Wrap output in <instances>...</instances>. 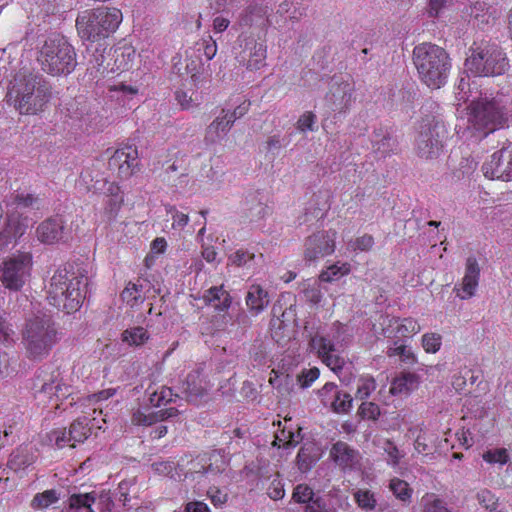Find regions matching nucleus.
Segmentation results:
<instances>
[{
    "mask_svg": "<svg viewBox=\"0 0 512 512\" xmlns=\"http://www.w3.org/2000/svg\"><path fill=\"white\" fill-rule=\"evenodd\" d=\"M6 97L20 114L36 115L50 101L51 86L41 75L19 71L10 81Z\"/></svg>",
    "mask_w": 512,
    "mask_h": 512,
    "instance_id": "nucleus-1",
    "label": "nucleus"
},
{
    "mask_svg": "<svg viewBox=\"0 0 512 512\" xmlns=\"http://www.w3.org/2000/svg\"><path fill=\"white\" fill-rule=\"evenodd\" d=\"M88 285L87 270L71 264L59 268L50 279L47 299L54 307L68 314L76 312L85 298L84 289Z\"/></svg>",
    "mask_w": 512,
    "mask_h": 512,
    "instance_id": "nucleus-2",
    "label": "nucleus"
},
{
    "mask_svg": "<svg viewBox=\"0 0 512 512\" xmlns=\"http://www.w3.org/2000/svg\"><path fill=\"white\" fill-rule=\"evenodd\" d=\"M60 334L51 316L35 315L26 319L21 330V344L27 359H46L59 342Z\"/></svg>",
    "mask_w": 512,
    "mask_h": 512,
    "instance_id": "nucleus-3",
    "label": "nucleus"
},
{
    "mask_svg": "<svg viewBox=\"0 0 512 512\" xmlns=\"http://www.w3.org/2000/svg\"><path fill=\"white\" fill-rule=\"evenodd\" d=\"M413 61L419 77L429 88L439 89L445 85L451 60L442 47L432 43H422L413 50Z\"/></svg>",
    "mask_w": 512,
    "mask_h": 512,
    "instance_id": "nucleus-4",
    "label": "nucleus"
},
{
    "mask_svg": "<svg viewBox=\"0 0 512 512\" xmlns=\"http://www.w3.org/2000/svg\"><path fill=\"white\" fill-rule=\"evenodd\" d=\"M509 67L505 53L490 41H475L469 48L465 68L474 76L488 77L502 75Z\"/></svg>",
    "mask_w": 512,
    "mask_h": 512,
    "instance_id": "nucleus-5",
    "label": "nucleus"
},
{
    "mask_svg": "<svg viewBox=\"0 0 512 512\" xmlns=\"http://www.w3.org/2000/svg\"><path fill=\"white\" fill-rule=\"evenodd\" d=\"M37 60L42 70L53 76L70 74L77 65L74 47L59 34H53L44 41Z\"/></svg>",
    "mask_w": 512,
    "mask_h": 512,
    "instance_id": "nucleus-6",
    "label": "nucleus"
},
{
    "mask_svg": "<svg viewBox=\"0 0 512 512\" xmlns=\"http://www.w3.org/2000/svg\"><path fill=\"white\" fill-rule=\"evenodd\" d=\"M507 112L496 99H480L473 102L469 116L471 127L480 133V137H486L507 122Z\"/></svg>",
    "mask_w": 512,
    "mask_h": 512,
    "instance_id": "nucleus-7",
    "label": "nucleus"
},
{
    "mask_svg": "<svg viewBox=\"0 0 512 512\" xmlns=\"http://www.w3.org/2000/svg\"><path fill=\"white\" fill-rule=\"evenodd\" d=\"M446 134L445 126L439 121L434 118L424 120L416 139L418 156L424 159L438 158L443 151Z\"/></svg>",
    "mask_w": 512,
    "mask_h": 512,
    "instance_id": "nucleus-8",
    "label": "nucleus"
},
{
    "mask_svg": "<svg viewBox=\"0 0 512 512\" xmlns=\"http://www.w3.org/2000/svg\"><path fill=\"white\" fill-rule=\"evenodd\" d=\"M32 268V256L27 252H19L5 259L0 264V281L12 291H19L28 278Z\"/></svg>",
    "mask_w": 512,
    "mask_h": 512,
    "instance_id": "nucleus-9",
    "label": "nucleus"
},
{
    "mask_svg": "<svg viewBox=\"0 0 512 512\" xmlns=\"http://www.w3.org/2000/svg\"><path fill=\"white\" fill-rule=\"evenodd\" d=\"M336 236L337 232L332 229L320 230L308 236L304 241V260L312 263L334 253Z\"/></svg>",
    "mask_w": 512,
    "mask_h": 512,
    "instance_id": "nucleus-10",
    "label": "nucleus"
},
{
    "mask_svg": "<svg viewBox=\"0 0 512 512\" xmlns=\"http://www.w3.org/2000/svg\"><path fill=\"white\" fill-rule=\"evenodd\" d=\"M92 431L91 419L87 416L78 417L66 429H56L51 431L50 440L55 441L58 448L66 445L74 448L76 443H83L89 438Z\"/></svg>",
    "mask_w": 512,
    "mask_h": 512,
    "instance_id": "nucleus-11",
    "label": "nucleus"
},
{
    "mask_svg": "<svg viewBox=\"0 0 512 512\" xmlns=\"http://www.w3.org/2000/svg\"><path fill=\"white\" fill-rule=\"evenodd\" d=\"M136 146L125 145L117 149L108 161L109 169L116 172L120 179H128L140 170Z\"/></svg>",
    "mask_w": 512,
    "mask_h": 512,
    "instance_id": "nucleus-12",
    "label": "nucleus"
},
{
    "mask_svg": "<svg viewBox=\"0 0 512 512\" xmlns=\"http://www.w3.org/2000/svg\"><path fill=\"white\" fill-rule=\"evenodd\" d=\"M380 325L382 326V334L384 337L392 341H403L404 338L412 337L421 329L418 322L413 318L390 317L388 315L381 316Z\"/></svg>",
    "mask_w": 512,
    "mask_h": 512,
    "instance_id": "nucleus-13",
    "label": "nucleus"
},
{
    "mask_svg": "<svg viewBox=\"0 0 512 512\" xmlns=\"http://www.w3.org/2000/svg\"><path fill=\"white\" fill-rule=\"evenodd\" d=\"M190 465L191 467L184 474V479L192 478L196 480L208 475H218L226 468L223 456L217 451L210 453L208 458L202 457L192 461Z\"/></svg>",
    "mask_w": 512,
    "mask_h": 512,
    "instance_id": "nucleus-14",
    "label": "nucleus"
},
{
    "mask_svg": "<svg viewBox=\"0 0 512 512\" xmlns=\"http://www.w3.org/2000/svg\"><path fill=\"white\" fill-rule=\"evenodd\" d=\"M352 88L346 81L333 78L325 95V103L333 112H344L351 104Z\"/></svg>",
    "mask_w": 512,
    "mask_h": 512,
    "instance_id": "nucleus-15",
    "label": "nucleus"
},
{
    "mask_svg": "<svg viewBox=\"0 0 512 512\" xmlns=\"http://www.w3.org/2000/svg\"><path fill=\"white\" fill-rule=\"evenodd\" d=\"M312 349L317 350L322 361L335 373L342 370L345 360L339 355L334 354V344L325 337L315 336L310 341Z\"/></svg>",
    "mask_w": 512,
    "mask_h": 512,
    "instance_id": "nucleus-16",
    "label": "nucleus"
},
{
    "mask_svg": "<svg viewBox=\"0 0 512 512\" xmlns=\"http://www.w3.org/2000/svg\"><path fill=\"white\" fill-rule=\"evenodd\" d=\"M502 149L491 155L490 160L483 164V173L486 178L502 181H512V167Z\"/></svg>",
    "mask_w": 512,
    "mask_h": 512,
    "instance_id": "nucleus-17",
    "label": "nucleus"
},
{
    "mask_svg": "<svg viewBox=\"0 0 512 512\" xmlns=\"http://www.w3.org/2000/svg\"><path fill=\"white\" fill-rule=\"evenodd\" d=\"M189 161L186 154L177 152L175 159L164 170L163 180L171 183L172 186H185L188 183Z\"/></svg>",
    "mask_w": 512,
    "mask_h": 512,
    "instance_id": "nucleus-18",
    "label": "nucleus"
},
{
    "mask_svg": "<svg viewBox=\"0 0 512 512\" xmlns=\"http://www.w3.org/2000/svg\"><path fill=\"white\" fill-rule=\"evenodd\" d=\"M39 241L45 244H54L67 238L64 222L59 217L49 218L43 221L37 228Z\"/></svg>",
    "mask_w": 512,
    "mask_h": 512,
    "instance_id": "nucleus-19",
    "label": "nucleus"
},
{
    "mask_svg": "<svg viewBox=\"0 0 512 512\" xmlns=\"http://www.w3.org/2000/svg\"><path fill=\"white\" fill-rule=\"evenodd\" d=\"M95 18L92 10H85L78 14L76 28L81 39L94 42L100 38H105V32L101 31V27L98 26Z\"/></svg>",
    "mask_w": 512,
    "mask_h": 512,
    "instance_id": "nucleus-20",
    "label": "nucleus"
},
{
    "mask_svg": "<svg viewBox=\"0 0 512 512\" xmlns=\"http://www.w3.org/2000/svg\"><path fill=\"white\" fill-rule=\"evenodd\" d=\"M92 11L105 37L114 32L122 21V12L117 8L100 7Z\"/></svg>",
    "mask_w": 512,
    "mask_h": 512,
    "instance_id": "nucleus-21",
    "label": "nucleus"
},
{
    "mask_svg": "<svg viewBox=\"0 0 512 512\" xmlns=\"http://www.w3.org/2000/svg\"><path fill=\"white\" fill-rule=\"evenodd\" d=\"M479 276L480 267L477 259L474 256L468 257L466 260L465 275L462 281V291L464 293V295L460 296L462 299L471 298L475 294Z\"/></svg>",
    "mask_w": 512,
    "mask_h": 512,
    "instance_id": "nucleus-22",
    "label": "nucleus"
},
{
    "mask_svg": "<svg viewBox=\"0 0 512 512\" xmlns=\"http://www.w3.org/2000/svg\"><path fill=\"white\" fill-rule=\"evenodd\" d=\"M267 7L256 2L249 3L239 14L238 23L242 27L261 25L265 21Z\"/></svg>",
    "mask_w": 512,
    "mask_h": 512,
    "instance_id": "nucleus-23",
    "label": "nucleus"
},
{
    "mask_svg": "<svg viewBox=\"0 0 512 512\" xmlns=\"http://www.w3.org/2000/svg\"><path fill=\"white\" fill-rule=\"evenodd\" d=\"M26 226L20 222L18 216L8 215L3 228L0 231V248L6 247L12 241L25 233Z\"/></svg>",
    "mask_w": 512,
    "mask_h": 512,
    "instance_id": "nucleus-24",
    "label": "nucleus"
},
{
    "mask_svg": "<svg viewBox=\"0 0 512 512\" xmlns=\"http://www.w3.org/2000/svg\"><path fill=\"white\" fill-rule=\"evenodd\" d=\"M203 300L219 311L227 310L232 303L230 294L223 289V286H214L208 289L203 295Z\"/></svg>",
    "mask_w": 512,
    "mask_h": 512,
    "instance_id": "nucleus-25",
    "label": "nucleus"
},
{
    "mask_svg": "<svg viewBox=\"0 0 512 512\" xmlns=\"http://www.w3.org/2000/svg\"><path fill=\"white\" fill-rule=\"evenodd\" d=\"M182 392L187 401L195 402L205 395L206 389L198 372L189 373L182 384Z\"/></svg>",
    "mask_w": 512,
    "mask_h": 512,
    "instance_id": "nucleus-26",
    "label": "nucleus"
},
{
    "mask_svg": "<svg viewBox=\"0 0 512 512\" xmlns=\"http://www.w3.org/2000/svg\"><path fill=\"white\" fill-rule=\"evenodd\" d=\"M233 124L232 118H229L228 114L223 109L220 115L207 127L206 139L212 143L218 141L221 134H226Z\"/></svg>",
    "mask_w": 512,
    "mask_h": 512,
    "instance_id": "nucleus-27",
    "label": "nucleus"
},
{
    "mask_svg": "<svg viewBox=\"0 0 512 512\" xmlns=\"http://www.w3.org/2000/svg\"><path fill=\"white\" fill-rule=\"evenodd\" d=\"M269 304L268 293L259 285H252L246 295V305L254 314H259Z\"/></svg>",
    "mask_w": 512,
    "mask_h": 512,
    "instance_id": "nucleus-28",
    "label": "nucleus"
},
{
    "mask_svg": "<svg viewBox=\"0 0 512 512\" xmlns=\"http://www.w3.org/2000/svg\"><path fill=\"white\" fill-rule=\"evenodd\" d=\"M246 49H249L247 60L248 69L258 70L264 66L266 47L262 43L251 40L246 43Z\"/></svg>",
    "mask_w": 512,
    "mask_h": 512,
    "instance_id": "nucleus-29",
    "label": "nucleus"
},
{
    "mask_svg": "<svg viewBox=\"0 0 512 512\" xmlns=\"http://www.w3.org/2000/svg\"><path fill=\"white\" fill-rule=\"evenodd\" d=\"M334 461L343 467L351 466L355 460V451L344 442H337L331 449Z\"/></svg>",
    "mask_w": 512,
    "mask_h": 512,
    "instance_id": "nucleus-30",
    "label": "nucleus"
},
{
    "mask_svg": "<svg viewBox=\"0 0 512 512\" xmlns=\"http://www.w3.org/2000/svg\"><path fill=\"white\" fill-rule=\"evenodd\" d=\"M97 494L91 493H74L68 499L70 510L85 509L87 512H95L92 505L96 502Z\"/></svg>",
    "mask_w": 512,
    "mask_h": 512,
    "instance_id": "nucleus-31",
    "label": "nucleus"
},
{
    "mask_svg": "<svg viewBox=\"0 0 512 512\" xmlns=\"http://www.w3.org/2000/svg\"><path fill=\"white\" fill-rule=\"evenodd\" d=\"M59 499L60 493L55 489H49L35 494L30 505L33 509H45L58 502Z\"/></svg>",
    "mask_w": 512,
    "mask_h": 512,
    "instance_id": "nucleus-32",
    "label": "nucleus"
},
{
    "mask_svg": "<svg viewBox=\"0 0 512 512\" xmlns=\"http://www.w3.org/2000/svg\"><path fill=\"white\" fill-rule=\"evenodd\" d=\"M352 402L353 399L350 394L337 389V391L332 394V399L331 402L328 403V406L336 413H347L352 407Z\"/></svg>",
    "mask_w": 512,
    "mask_h": 512,
    "instance_id": "nucleus-33",
    "label": "nucleus"
},
{
    "mask_svg": "<svg viewBox=\"0 0 512 512\" xmlns=\"http://www.w3.org/2000/svg\"><path fill=\"white\" fill-rule=\"evenodd\" d=\"M393 346L388 347V356H399L402 362L413 364L416 362V357L411 348L404 344V341H392Z\"/></svg>",
    "mask_w": 512,
    "mask_h": 512,
    "instance_id": "nucleus-34",
    "label": "nucleus"
},
{
    "mask_svg": "<svg viewBox=\"0 0 512 512\" xmlns=\"http://www.w3.org/2000/svg\"><path fill=\"white\" fill-rule=\"evenodd\" d=\"M149 339L147 330L141 326L126 329L122 333V341L129 345H142Z\"/></svg>",
    "mask_w": 512,
    "mask_h": 512,
    "instance_id": "nucleus-35",
    "label": "nucleus"
},
{
    "mask_svg": "<svg viewBox=\"0 0 512 512\" xmlns=\"http://www.w3.org/2000/svg\"><path fill=\"white\" fill-rule=\"evenodd\" d=\"M416 382V376L411 373H404L395 378L391 384L390 392L392 394L407 393Z\"/></svg>",
    "mask_w": 512,
    "mask_h": 512,
    "instance_id": "nucleus-36",
    "label": "nucleus"
},
{
    "mask_svg": "<svg viewBox=\"0 0 512 512\" xmlns=\"http://www.w3.org/2000/svg\"><path fill=\"white\" fill-rule=\"evenodd\" d=\"M424 512H453L446 503L434 493H427L422 497Z\"/></svg>",
    "mask_w": 512,
    "mask_h": 512,
    "instance_id": "nucleus-37",
    "label": "nucleus"
},
{
    "mask_svg": "<svg viewBox=\"0 0 512 512\" xmlns=\"http://www.w3.org/2000/svg\"><path fill=\"white\" fill-rule=\"evenodd\" d=\"M256 255L250 252L247 249H238L234 253L228 256V261L230 264L235 265L237 267H251V263L255 260Z\"/></svg>",
    "mask_w": 512,
    "mask_h": 512,
    "instance_id": "nucleus-38",
    "label": "nucleus"
},
{
    "mask_svg": "<svg viewBox=\"0 0 512 512\" xmlns=\"http://www.w3.org/2000/svg\"><path fill=\"white\" fill-rule=\"evenodd\" d=\"M389 487L396 498L403 502L410 501L412 489L409 487L406 481L399 478H393L390 481Z\"/></svg>",
    "mask_w": 512,
    "mask_h": 512,
    "instance_id": "nucleus-39",
    "label": "nucleus"
},
{
    "mask_svg": "<svg viewBox=\"0 0 512 512\" xmlns=\"http://www.w3.org/2000/svg\"><path fill=\"white\" fill-rule=\"evenodd\" d=\"M349 271V265L346 263H343L341 266L333 264L329 266L327 270L321 272L319 279L322 282H332L339 279L341 276L348 274Z\"/></svg>",
    "mask_w": 512,
    "mask_h": 512,
    "instance_id": "nucleus-40",
    "label": "nucleus"
},
{
    "mask_svg": "<svg viewBox=\"0 0 512 512\" xmlns=\"http://www.w3.org/2000/svg\"><path fill=\"white\" fill-rule=\"evenodd\" d=\"M141 289L142 285L129 282L127 286L124 288V290L121 292L122 300L131 307H133L139 300L143 302V299L140 295Z\"/></svg>",
    "mask_w": 512,
    "mask_h": 512,
    "instance_id": "nucleus-41",
    "label": "nucleus"
},
{
    "mask_svg": "<svg viewBox=\"0 0 512 512\" xmlns=\"http://www.w3.org/2000/svg\"><path fill=\"white\" fill-rule=\"evenodd\" d=\"M269 212V208L267 205L262 203L257 195H253L250 201V206L248 208V216L251 221H258L264 218Z\"/></svg>",
    "mask_w": 512,
    "mask_h": 512,
    "instance_id": "nucleus-42",
    "label": "nucleus"
},
{
    "mask_svg": "<svg viewBox=\"0 0 512 512\" xmlns=\"http://www.w3.org/2000/svg\"><path fill=\"white\" fill-rule=\"evenodd\" d=\"M57 388H59V380L50 379L41 385L40 389L36 393V396L42 402L52 401L54 399V394L59 392Z\"/></svg>",
    "mask_w": 512,
    "mask_h": 512,
    "instance_id": "nucleus-43",
    "label": "nucleus"
},
{
    "mask_svg": "<svg viewBox=\"0 0 512 512\" xmlns=\"http://www.w3.org/2000/svg\"><path fill=\"white\" fill-rule=\"evenodd\" d=\"M354 499L358 506L364 510H373L376 507L375 495L370 490L359 489L354 493Z\"/></svg>",
    "mask_w": 512,
    "mask_h": 512,
    "instance_id": "nucleus-44",
    "label": "nucleus"
},
{
    "mask_svg": "<svg viewBox=\"0 0 512 512\" xmlns=\"http://www.w3.org/2000/svg\"><path fill=\"white\" fill-rule=\"evenodd\" d=\"M315 493L313 489L307 484H298L292 494V498L295 502L300 504H307L313 500Z\"/></svg>",
    "mask_w": 512,
    "mask_h": 512,
    "instance_id": "nucleus-45",
    "label": "nucleus"
},
{
    "mask_svg": "<svg viewBox=\"0 0 512 512\" xmlns=\"http://www.w3.org/2000/svg\"><path fill=\"white\" fill-rule=\"evenodd\" d=\"M135 56V51L131 49H124L118 52L115 51V65L116 69L120 71H125L130 68V62Z\"/></svg>",
    "mask_w": 512,
    "mask_h": 512,
    "instance_id": "nucleus-46",
    "label": "nucleus"
},
{
    "mask_svg": "<svg viewBox=\"0 0 512 512\" xmlns=\"http://www.w3.org/2000/svg\"><path fill=\"white\" fill-rule=\"evenodd\" d=\"M483 459L491 464H506L509 461L508 451L505 448L488 450L483 454Z\"/></svg>",
    "mask_w": 512,
    "mask_h": 512,
    "instance_id": "nucleus-47",
    "label": "nucleus"
},
{
    "mask_svg": "<svg viewBox=\"0 0 512 512\" xmlns=\"http://www.w3.org/2000/svg\"><path fill=\"white\" fill-rule=\"evenodd\" d=\"M154 470L161 475L169 476L172 479L181 480V475L177 472L174 462L163 461L152 464Z\"/></svg>",
    "mask_w": 512,
    "mask_h": 512,
    "instance_id": "nucleus-48",
    "label": "nucleus"
},
{
    "mask_svg": "<svg viewBox=\"0 0 512 512\" xmlns=\"http://www.w3.org/2000/svg\"><path fill=\"white\" fill-rule=\"evenodd\" d=\"M15 331L6 318L0 316V343L11 345L14 343Z\"/></svg>",
    "mask_w": 512,
    "mask_h": 512,
    "instance_id": "nucleus-49",
    "label": "nucleus"
},
{
    "mask_svg": "<svg viewBox=\"0 0 512 512\" xmlns=\"http://www.w3.org/2000/svg\"><path fill=\"white\" fill-rule=\"evenodd\" d=\"M15 202L20 207L32 209H40L42 205V200L34 194H17Z\"/></svg>",
    "mask_w": 512,
    "mask_h": 512,
    "instance_id": "nucleus-50",
    "label": "nucleus"
},
{
    "mask_svg": "<svg viewBox=\"0 0 512 512\" xmlns=\"http://www.w3.org/2000/svg\"><path fill=\"white\" fill-rule=\"evenodd\" d=\"M358 415L363 419L376 420L380 415V408L373 402H363L358 409Z\"/></svg>",
    "mask_w": 512,
    "mask_h": 512,
    "instance_id": "nucleus-51",
    "label": "nucleus"
},
{
    "mask_svg": "<svg viewBox=\"0 0 512 512\" xmlns=\"http://www.w3.org/2000/svg\"><path fill=\"white\" fill-rule=\"evenodd\" d=\"M315 458L311 455L310 449L302 447L297 455V464L301 471H308L312 468Z\"/></svg>",
    "mask_w": 512,
    "mask_h": 512,
    "instance_id": "nucleus-52",
    "label": "nucleus"
},
{
    "mask_svg": "<svg viewBox=\"0 0 512 512\" xmlns=\"http://www.w3.org/2000/svg\"><path fill=\"white\" fill-rule=\"evenodd\" d=\"M316 115L311 112V111H307L305 112L304 114H302L297 123H296V126H297V129L300 131V132H306V131H314V125L316 123Z\"/></svg>",
    "mask_w": 512,
    "mask_h": 512,
    "instance_id": "nucleus-53",
    "label": "nucleus"
},
{
    "mask_svg": "<svg viewBox=\"0 0 512 512\" xmlns=\"http://www.w3.org/2000/svg\"><path fill=\"white\" fill-rule=\"evenodd\" d=\"M158 422L156 412L145 414L141 410H137L132 415V423L135 425L150 426Z\"/></svg>",
    "mask_w": 512,
    "mask_h": 512,
    "instance_id": "nucleus-54",
    "label": "nucleus"
},
{
    "mask_svg": "<svg viewBox=\"0 0 512 512\" xmlns=\"http://www.w3.org/2000/svg\"><path fill=\"white\" fill-rule=\"evenodd\" d=\"M422 345L426 352L435 353L441 345V336L438 334H425L422 337Z\"/></svg>",
    "mask_w": 512,
    "mask_h": 512,
    "instance_id": "nucleus-55",
    "label": "nucleus"
},
{
    "mask_svg": "<svg viewBox=\"0 0 512 512\" xmlns=\"http://www.w3.org/2000/svg\"><path fill=\"white\" fill-rule=\"evenodd\" d=\"M320 375V371L318 368L314 367L311 369L303 370L301 374L298 375L297 380L302 388H307L311 386V384L318 379Z\"/></svg>",
    "mask_w": 512,
    "mask_h": 512,
    "instance_id": "nucleus-56",
    "label": "nucleus"
},
{
    "mask_svg": "<svg viewBox=\"0 0 512 512\" xmlns=\"http://www.w3.org/2000/svg\"><path fill=\"white\" fill-rule=\"evenodd\" d=\"M373 245L374 239L371 235L368 234L357 237L354 241L349 243V247H351L354 251H369L372 249Z\"/></svg>",
    "mask_w": 512,
    "mask_h": 512,
    "instance_id": "nucleus-57",
    "label": "nucleus"
},
{
    "mask_svg": "<svg viewBox=\"0 0 512 512\" xmlns=\"http://www.w3.org/2000/svg\"><path fill=\"white\" fill-rule=\"evenodd\" d=\"M383 450L388 455V463L392 466H396L399 464L400 459L403 457V454L400 453L397 446L390 440H386L383 446Z\"/></svg>",
    "mask_w": 512,
    "mask_h": 512,
    "instance_id": "nucleus-58",
    "label": "nucleus"
},
{
    "mask_svg": "<svg viewBox=\"0 0 512 512\" xmlns=\"http://www.w3.org/2000/svg\"><path fill=\"white\" fill-rule=\"evenodd\" d=\"M395 145L396 141L390 135L383 136L375 143L376 151L384 157L394 150Z\"/></svg>",
    "mask_w": 512,
    "mask_h": 512,
    "instance_id": "nucleus-59",
    "label": "nucleus"
},
{
    "mask_svg": "<svg viewBox=\"0 0 512 512\" xmlns=\"http://www.w3.org/2000/svg\"><path fill=\"white\" fill-rule=\"evenodd\" d=\"M107 191L109 193L108 203L111 207L110 210H111V212L117 211L120 208L121 203L123 202V197L118 194L119 187L114 185L113 183H111V184H109Z\"/></svg>",
    "mask_w": 512,
    "mask_h": 512,
    "instance_id": "nucleus-60",
    "label": "nucleus"
},
{
    "mask_svg": "<svg viewBox=\"0 0 512 512\" xmlns=\"http://www.w3.org/2000/svg\"><path fill=\"white\" fill-rule=\"evenodd\" d=\"M175 98L182 109L188 110L198 105L195 99L191 95H188L186 91L179 90L175 93Z\"/></svg>",
    "mask_w": 512,
    "mask_h": 512,
    "instance_id": "nucleus-61",
    "label": "nucleus"
},
{
    "mask_svg": "<svg viewBox=\"0 0 512 512\" xmlns=\"http://www.w3.org/2000/svg\"><path fill=\"white\" fill-rule=\"evenodd\" d=\"M303 293L306 300L313 304H318L321 301L322 294L319 285L316 283L313 285H307V287L303 289Z\"/></svg>",
    "mask_w": 512,
    "mask_h": 512,
    "instance_id": "nucleus-62",
    "label": "nucleus"
},
{
    "mask_svg": "<svg viewBox=\"0 0 512 512\" xmlns=\"http://www.w3.org/2000/svg\"><path fill=\"white\" fill-rule=\"evenodd\" d=\"M376 388V383L374 379H365L362 381V383L358 386L356 397L359 399H365L369 397L372 391H374Z\"/></svg>",
    "mask_w": 512,
    "mask_h": 512,
    "instance_id": "nucleus-63",
    "label": "nucleus"
},
{
    "mask_svg": "<svg viewBox=\"0 0 512 512\" xmlns=\"http://www.w3.org/2000/svg\"><path fill=\"white\" fill-rule=\"evenodd\" d=\"M305 512H329L326 501L322 497H313L305 506Z\"/></svg>",
    "mask_w": 512,
    "mask_h": 512,
    "instance_id": "nucleus-64",
    "label": "nucleus"
}]
</instances>
